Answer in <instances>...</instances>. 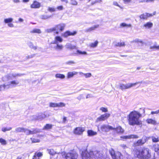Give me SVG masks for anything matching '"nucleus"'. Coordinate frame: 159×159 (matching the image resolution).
Masks as SVG:
<instances>
[{
	"label": "nucleus",
	"instance_id": "obj_42",
	"mask_svg": "<svg viewBox=\"0 0 159 159\" xmlns=\"http://www.w3.org/2000/svg\"><path fill=\"white\" fill-rule=\"evenodd\" d=\"M120 26L122 27H131V24H127L125 23H122L120 24Z\"/></svg>",
	"mask_w": 159,
	"mask_h": 159
},
{
	"label": "nucleus",
	"instance_id": "obj_43",
	"mask_svg": "<svg viewBox=\"0 0 159 159\" xmlns=\"http://www.w3.org/2000/svg\"><path fill=\"white\" fill-rule=\"evenodd\" d=\"M47 151L49 153L50 155H53L55 154L56 153V152L53 149H48Z\"/></svg>",
	"mask_w": 159,
	"mask_h": 159
},
{
	"label": "nucleus",
	"instance_id": "obj_36",
	"mask_svg": "<svg viewBox=\"0 0 159 159\" xmlns=\"http://www.w3.org/2000/svg\"><path fill=\"white\" fill-rule=\"evenodd\" d=\"M115 45L116 46L121 47L124 46L125 44L124 42H119L116 43Z\"/></svg>",
	"mask_w": 159,
	"mask_h": 159
},
{
	"label": "nucleus",
	"instance_id": "obj_21",
	"mask_svg": "<svg viewBox=\"0 0 159 159\" xmlns=\"http://www.w3.org/2000/svg\"><path fill=\"white\" fill-rule=\"evenodd\" d=\"M78 73V72L75 71L69 72L67 73V77L69 78H71L74 75H76Z\"/></svg>",
	"mask_w": 159,
	"mask_h": 159
},
{
	"label": "nucleus",
	"instance_id": "obj_57",
	"mask_svg": "<svg viewBox=\"0 0 159 159\" xmlns=\"http://www.w3.org/2000/svg\"><path fill=\"white\" fill-rule=\"evenodd\" d=\"M4 85H5V84L0 85V92L2 90L7 89H5L4 87Z\"/></svg>",
	"mask_w": 159,
	"mask_h": 159
},
{
	"label": "nucleus",
	"instance_id": "obj_23",
	"mask_svg": "<svg viewBox=\"0 0 159 159\" xmlns=\"http://www.w3.org/2000/svg\"><path fill=\"white\" fill-rule=\"evenodd\" d=\"M38 120H42L46 117V115L43 113H40L38 115Z\"/></svg>",
	"mask_w": 159,
	"mask_h": 159
},
{
	"label": "nucleus",
	"instance_id": "obj_50",
	"mask_svg": "<svg viewBox=\"0 0 159 159\" xmlns=\"http://www.w3.org/2000/svg\"><path fill=\"white\" fill-rule=\"evenodd\" d=\"M24 130H24V132L27 135L30 134V130L25 128L24 129Z\"/></svg>",
	"mask_w": 159,
	"mask_h": 159
},
{
	"label": "nucleus",
	"instance_id": "obj_4",
	"mask_svg": "<svg viewBox=\"0 0 159 159\" xmlns=\"http://www.w3.org/2000/svg\"><path fill=\"white\" fill-rule=\"evenodd\" d=\"M23 75V74H22L10 73L3 76L2 78V79L3 81H6L8 80H12L17 77L21 76Z\"/></svg>",
	"mask_w": 159,
	"mask_h": 159
},
{
	"label": "nucleus",
	"instance_id": "obj_5",
	"mask_svg": "<svg viewBox=\"0 0 159 159\" xmlns=\"http://www.w3.org/2000/svg\"><path fill=\"white\" fill-rule=\"evenodd\" d=\"M142 81H139L134 83H128L125 84H120L119 85V88L122 90L130 88H131L139 84H142Z\"/></svg>",
	"mask_w": 159,
	"mask_h": 159
},
{
	"label": "nucleus",
	"instance_id": "obj_27",
	"mask_svg": "<svg viewBox=\"0 0 159 159\" xmlns=\"http://www.w3.org/2000/svg\"><path fill=\"white\" fill-rule=\"evenodd\" d=\"M40 132V130L38 129H33L30 130V134H35Z\"/></svg>",
	"mask_w": 159,
	"mask_h": 159
},
{
	"label": "nucleus",
	"instance_id": "obj_10",
	"mask_svg": "<svg viewBox=\"0 0 159 159\" xmlns=\"http://www.w3.org/2000/svg\"><path fill=\"white\" fill-rule=\"evenodd\" d=\"M100 128L102 131L107 132L110 130H112L113 128L107 125H103L101 126Z\"/></svg>",
	"mask_w": 159,
	"mask_h": 159
},
{
	"label": "nucleus",
	"instance_id": "obj_22",
	"mask_svg": "<svg viewBox=\"0 0 159 159\" xmlns=\"http://www.w3.org/2000/svg\"><path fill=\"white\" fill-rule=\"evenodd\" d=\"M153 24L151 22H148L143 25V27L146 29H150L152 27Z\"/></svg>",
	"mask_w": 159,
	"mask_h": 159
},
{
	"label": "nucleus",
	"instance_id": "obj_49",
	"mask_svg": "<svg viewBox=\"0 0 159 159\" xmlns=\"http://www.w3.org/2000/svg\"><path fill=\"white\" fill-rule=\"evenodd\" d=\"M30 139L32 141V143H38L40 142L39 140L37 139L31 138Z\"/></svg>",
	"mask_w": 159,
	"mask_h": 159
},
{
	"label": "nucleus",
	"instance_id": "obj_19",
	"mask_svg": "<svg viewBox=\"0 0 159 159\" xmlns=\"http://www.w3.org/2000/svg\"><path fill=\"white\" fill-rule=\"evenodd\" d=\"M43 156L41 152H35L33 156L32 159H40V157Z\"/></svg>",
	"mask_w": 159,
	"mask_h": 159
},
{
	"label": "nucleus",
	"instance_id": "obj_60",
	"mask_svg": "<svg viewBox=\"0 0 159 159\" xmlns=\"http://www.w3.org/2000/svg\"><path fill=\"white\" fill-rule=\"evenodd\" d=\"M158 113H159L158 110L156 111H152L151 112V114L152 115H153L154 114H158Z\"/></svg>",
	"mask_w": 159,
	"mask_h": 159
},
{
	"label": "nucleus",
	"instance_id": "obj_26",
	"mask_svg": "<svg viewBox=\"0 0 159 159\" xmlns=\"http://www.w3.org/2000/svg\"><path fill=\"white\" fill-rule=\"evenodd\" d=\"M146 122L148 124H150L153 125H156L157 124L156 121L152 119H148L146 120Z\"/></svg>",
	"mask_w": 159,
	"mask_h": 159
},
{
	"label": "nucleus",
	"instance_id": "obj_20",
	"mask_svg": "<svg viewBox=\"0 0 159 159\" xmlns=\"http://www.w3.org/2000/svg\"><path fill=\"white\" fill-rule=\"evenodd\" d=\"M112 130H114V132L117 133H122L124 132L123 129L120 126L116 128H113Z\"/></svg>",
	"mask_w": 159,
	"mask_h": 159
},
{
	"label": "nucleus",
	"instance_id": "obj_56",
	"mask_svg": "<svg viewBox=\"0 0 159 159\" xmlns=\"http://www.w3.org/2000/svg\"><path fill=\"white\" fill-rule=\"evenodd\" d=\"M84 75L86 78H89L92 76V74L91 73L84 74Z\"/></svg>",
	"mask_w": 159,
	"mask_h": 159
},
{
	"label": "nucleus",
	"instance_id": "obj_1",
	"mask_svg": "<svg viewBox=\"0 0 159 159\" xmlns=\"http://www.w3.org/2000/svg\"><path fill=\"white\" fill-rule=\"evenodd\" d=\"M134 154L135 157L140 159H150L152 156L151 151L145 147L134 149Z\"/></svg>",
	"mask_w": 159,
	"mask_h": 159
},
{
	"label": "nucleus",
	"instance_id": "obj_52",
	"mask_svg": "<svg viewBox=\"0 0 159 159\" xmlns=\"http://www.w3.org/2000/svg\"><path fill=\"white\" fill-rule=\"evenodd\" d=\"M70 4L74 5H77L78 3L75 0H70Z\"/></svg>",
	"mask_w": 159,
	"mask_h": 159
},
{
	"label": "nucleus",
	"instance_id": "obj_40",
	"mask_svg": "<svg viewBox=\"0 0 159 159\" xmlns=\"http://www.w3.org/2000/svg\"><path fill=\"white\" fill-rule=\"evenodd\" d=\"M152 141L154 142H157L159 141V138L157 136H152L151 137Z\"/></svg>",
	"mask_w": 159,
	"mask_h": 159
},
{
	"label": "nucleus",
	"instance_id": "obj_53",
	"mask_svg": "<svg viewBox=\"0 0 159 159\" xmlns=\"http://www.w3.org/2000/svg\"><path fill=\"white\" fill-rule=\"evenodd\" d=\"M65 106V104L63 102H59L57 103V107H62Z\"/></svg>",
	"mask_w": 159,
	"mask_h": 159
},
{
	"label": "nucleus",
	"instance_id": "obj_47",
	"mask_svg": "<svg viewBox=\"0 0 159 159\" xmlns=\"http://www.w3.org/2000/svg\"><path fill=\"white\" fill-rule=\"evenodd\" d=\"M0 143L2 144L3 145H5L7 144V142L6 141L5 139L1 138L0 139Z\"/></svg>",
	"mask_w": 159,
	"mask_h": 159
},
{
	"label": "nucleus",
	"instance_id": "obj_38",
	"mask_svg": "<svg viewBox=\"0 0 159 159\" xmlns=\"http://www.w3.org/2000/svg\"><path fill=\"white\" fill-rule=\"evenodd\" d=\"M123 156L120 152L116 153V157L113 159H122Z\"/></svg>",
	"mask_w": 159,
	"mask_h": 159
},
{
	"label": "nucleus",
	"instance_id": "obj_48",
	"mask_svg": "<svg viewBox=\"0 0 159 159\" xmlns=\"http://www.w3.org/2000/svg\"><path fill=\"white\" fill-rule=\"evenodd\" d=\"M48 11L50 12H54L56 11V9L53 7H48Z\"/></svg>",
	"mask_w": 159,
	"mask_h": 159
},
{
	"label": "nucleus",
	"instance_id": "obj_14",
	"mask_svg": "<svg viewBox=\"0 0 159 159\" xmlns=\"http://www.w3.org/2000/svg\"><path fill=\"white\" fill-rule=\"evenodd\" d=\"M84 131V129L83 128L81 127H77L74 130V133L75 134L80 135L82 134Z\"/></svg>",
	"mask_w": 159,
	"mask_h": 159
},
{
	"label": "nucleus",
	"instance_id": "obj_29",
	"mask_svg": "<svg viewBox=\"0 0 159 159\" xmlns=\"http://www.w3.org/2000/svg\"><path fill=\"white\" fill-rule=\"evenodd\" d=\"M28 45L31 48L34 50H36L37 49V47L34 46L32 43L31 42H29L28 43Z\"/></svg>",
	"mask_w": 159,
	"mask_h": 159
},
{
	"label": "nucleus",
	"instance_id": "obj_11",
	"mask_svg": "<svg viewBox=\"0 0 159 159\" xmlns=\"http://www.w3.org/2000/svg\"><path fill=\"white\" fill-rule=\"evenodd\" d=\"M55 45L54 46V48L57 51H62L63 48V45L59 43L54 44Z\"/></svg>",
	"mask_w": 159,
	"mask_h": 159
},
{
	"label": "nucleus",
	"instance_id": "obj_54",
	"mask_svg": "<svg viewBox=\"0 0 159 159\" xmlns=\"http://www.w3.org/2000/svg\"><path fill=\"white\" fill-rule=\"evenodd\" d=\"M50 106L51 107H57V103H50Z\"/></svg>",
	"mask_w": 159,
	"mask_h": 159
},
{
	"label": "nucleus",
	"instance_id": "obj_61",
	"mask_svg": "<svg viewBox=\"0 0 159 159\" xmlns=\"http://www.w3.org/2000/svg\"><path fill=\"white\" fill-rule=\"evenodd\" d=\"M66 64H75V62L73 61H70L66 62Z\"/></svg>",
	"mask_w": 159,
	"mask_h": 159
},
{
	"label": "nucleus",
	"instance_id": "obj_7",
	"mask_svg": "<svg viewBox=\"0 0 159 159\" xmlns=\"http://www.w3.org/2000/svg\"><path fill=\"white\" fill-rule=\"evenodd\" d=\"M78 154L73 152L72 153H68L66 156V159H76L78 157Z\"/></svg>",
	"mask_w": 159,
	"mask_h": 159
},
{
	"label": "nucleus",
	"instance_id": "obj_2",
	"mask_svg": "<svg viewBox=\"0 0 159 159\" xmlns=\"http://www.w3.org/2000/svg\"><path fill=\"white\" fill-rule=\"evenodd\" d=\"M142 114L136 111L131 112L127 116V120L129 124L131 125H139L141 124L139 118Z\"/></svg>",
	"mask_w": 159,
	"mask_h": 159
},
{
	"label": "nucleus",
	"instance_id": "obj_12",
	"mask_svg": "<svg viewBox=\"0 0 159 159\" xmlns=\"http://www.w3.org/2000/svg\"><path fill=\"white\" fill-rule=\"evenodd\" d=\"M63 41V39L61 37L59 36H56L55 37L54 40L53 42L52 43H59L62 42Z\"/></svg>",
	"mask_w": 159,
	"mask_h": 159
},
{
	"label": "nucleus",
	"instance_id": "obj_25",
	"mask_svg": "<svg viewBox=\"0 0 159 159\" xmlns=\"http://www.w3.org/2000/svg\"><path fill=\"white\" fill-rule=\"evenodd\" d=\"M88 135L89 136H93L97 134L96 132H94L91 130H89L87 131Z\"/></svg>",
	"mask_w": 159,
	"mask_h": 159
},
{
	"label": "nucleus",
	"instance_id": "obj_34",
	"mask_svg": "<svg viewBox=\"0 0 159 159\" xmlns=\"http://www.w3.org/2000/svg\"><path fill=\"white\" fill-rule=\"evenodd\" d=\"M98 42L97 41H95L94 43H91L90 44L89 46L91 48H95L97 47L98 44Z\"/></svg>",
	"mask_w": 159,
	"mask_h": 159
},
{
	"label": "nucleus",
	"instance_id": "obj_64",
	"mask_svg": "<svg viewBox=\"0 0 159 159\" xmlns=\"http://www.w3.org/2000/svg\"><path fill=\"white\" fill-rule=\"evenodd\" d=\"M57 9L59 10H61L63 9V7L62 6H58L57 7Z\"/></svg>",
	"mask_w": 159,
	"mask_h": 159
},
{
	"label": "nucleus",
	"instance_id": "obj_17",
	"mask_svg": "<svg viewBox=\"0 0 159 159\" xmlns=\"http://www.w3.org/2000/svg\"><path fill=\"white\" fill-rule=\"evenodd\" d=\"M76 34V32L75 31H74L73 32H71L69 31H67L64 33L62 35L64 37H67L70 35H74Z\"/></svg>",
	"mask_w": 159,
	"mask_h": 159
},
{
	"label": "nucleus",
	"instance_id": "obj_62",
	"mask_svg": "<svg viewBox=\"0 0 159 159\" xmlns=\"http://www.w3.org/2000/svg\"><path fill=\"white\" fill-rule=\"evenodd\" d=\"M134 41L135 42H139L140 43H143V41H142L139 40V39H135V40H134Z\"/></svg>",
	"mask_w": 159,
	"mask_h": 159
},
{
	"label": "nucleus",
	"instance_id": "obj_24",
	"mask_svg": "<svg viewBox=\"0 0 159 159\" xmlns=\"http://www.w3.org/2000/svg\"><path fill=\"white\" fill-rule=\"evenodd\" d=\"M65 47L66 48L70 49H74L76 48L75 46L73 45L70 43H67L65 45Z\"/></svg>",
	"mask_w": 159,
	"mask_h": 159
},
{
	"label": "nucleus",
	"instance_id": "obj_55",
	"mask_svg": "<svg viewBox=\"0 0 159 159\" xmlns=\"http://www.w3.org/2000/svg\"><path fill=\"white\" fill-rule=\"evenodd\" d=\"M100 109L103 112H107L108 111V109L107 108L101 107Z\"/></svg>",
	"mask_w": 159,
	"mask_h": 159
},
{
	"label": "nucleus",
	"instance_id": "obj_6",
	"mask_svg": "<svg viewBox=\"0 0 159 159\" xmlns=\"http://www.w3.org/2000/svg\"><path fill=\"white\" fill-rule=\"evenodd\" d=\"M19 82L16 80H14L10 82L7 84H5L4 87L7 89L16 87L19 84Z\"/></svg>",
	"mask_w": 159,
	"mask_h": 159
},
{
	"label": "nucleus",
	"instance_id": "obj_63",
	"mask_svg": "<svg viewBox=\"0 0 159 159\" xmlns=\"http://www.w3.org/2000/svg\"><path fill=\"white\" fill-rule=\"evenodd\" d=\"M93 96L91 94H88L86 97V98H92L93 97Z\"/></svg>",
	"mask_w": 159,
	"mask_h": 159
},
{
	"label": "nucleus",
	"instance_id": "obj_45",
	"mask_svg": "<svg viewBox=\"0 0 159 159\" xmlns=\"http://www.w3.org/2000/svg\"><path fill=\"white\" fill-rule=\"evenodd\" d=\"M55 30H56V28L54 27L52 28L47 29L46 31L48 33H50Z\"/></svg>",
	"mask_w": 159,
	"mask_h": 159
},
{
	"label": "nucleus",
	"instance_id": "obj_33",
	"mask_svg": "<svg viewBox=\"0 0 159 159\" xmlns=\"http://www.w3.org/2000/svg\"><path fill=\"white\" fill-rule=\"evenodd\" d=\"M52 124H47L43 128V129L48 130L52 128Z\"/></svg>",
	"mask_w": 159,
	"mask_h": 159
},
{
	"label": "nucleus",
	"instance_id": "obj_28",
	"mask_svg": "<svg viewBox=\"0 0 159 159\" xmlns=\"http://www.w3.org/2000/svg\"><path fill=\"white\" fill-rule=\"evenodd\" d=\"M99 26V25H95L93 26V27H91L89 28L88 29L86 30L88 32L92 30H95L96 29L98 28Z\"/></svg>",
	"mask_w": 159,
	"mask_h": 159
},
{
	"label": "nucleus",
	"instance_id": "obj_18",
	"mask_svg": "<svg viewBox=\"0 0 159 159\" xmlns=\"http://www.w3.org/2000/svg\"><path fill=\"white\" fill-rule=\"evenodd\" d=\"M152 16V15L151 14H148V13H145L140 15L139 16V17L141 19H146L148 17Z\"/></svg>",
	"mask_w": 159,
	"mask_h": 159
},
{
	"label": "nucleus",
	"instance_id": "obj_9",
	"mask_svg": "<svg viewBox=\"0 0 159 159\" xmlns=\"http://www.w3.org/2000/svg\"><path fill=\"white\" fill-rule=\"evenodd\" d=\"M110 114L109 113H105L103 115H101L99 117H98L96 121L98 122L104 120L105 119H107L110 116Z\"/></svg>",
	"mask_w": 159,
	"mask_h": 159
},
{
	"label": "nucleus",
	"instance_id": "obj_13",
	"mask_svg": "<svg viewBox=\"0 0 159 159\" xmlns=\"http://www.w3.org/2000/svg\"><path fill=\"white\" fill-rule=\"evenodd\" d=\"M65 27V25L63 23H61L56 25L55 27L56 28V30H59L61 31H63Z\"/></svg>",
	"mask_w": 159,
	"mask_h": 159
},
{
	"label": "nucleus",
	"instance_id": "obj_35",
	"mask_svg": "<svg viewBox=\"0 0 159 159\" xmlns=\"http://www.w3.org/2000/svg\"><path fill=\"white\" fill-rule=\"evenodd\" d=\"M51 16H48L46 15H42L40 16V18L43 20H45L49 18Z\"/></svg>",
	"mask_w": 159,
	"mask_h": 159
},
{
	"label": "nucleus",
	"instance_id": "obj_16",
	"mask_svg": "<svg viewBox=\"0 0 159 159\" xmlns=\"http://www.w3.org/2000/svg\"><path fill=\"white\" fill-rule=\"evenodd\" d=\"M121 137L123 139H127L133 138L137 139L139 138V136L137 135L131 134L128 135L127 136H122Z\"/></svg>",
	"mask_w": 159,
	"mask_h": 159
},
{
	"label": "nucleus",
	"instance_id": "obj_8",
	"mask_svg": "<svg viewBox=\"0 0 159 159\" xmlns=\"http://www.w3.org/2000/svg\"><path fill=\"white\" fill-rule=\"evenodd\" d=\"M146 142V141L145 139L142 138L141 139L138 140L136 142H134L133 145V146L134 147L140 146L144 144Z\"/></svg>",
	"mask_w": 159,
	"mask_h": 159
},
{
	"label": "nucleus",
	"instance_id": "obj_46",
	"mask_svg": "<svg viewBox=\"0 0 159 159\" xmlns=\"http://www.w3.org/2000/svg\"><path fill=\"white\" fill-rule=\"evenodd\" d=\"M77 52L78 53L80 54H81L83 55H87V53L85 51L82 52L79 50H77Z\"/></svg>",
	"mask_w": 159,
	"mask_h": 159
},
{
	"label": "nucleus",
	"instance_id": "obj_32",
	"mask_svg": "<svg viewBox=\"0 0 159 159\" xmlns=\"http://www.w3.org/2000/svg\"><path fill=\"white\" fill-rule=\"evenodd\" d=\"M110 154H111L113 159L115 158L116 157V153H115L113 149H111L109 151Z\"/></svg>",
	"mask_w": 159,
	"mask_h": 159
},
{
	"label": "nucleus",
	"instance_id": "obj_30",
	"mask_svg": "<svg viewBox=\"0 0 159 159\" xmlns=\"http://www.w3.org/2000/svg\"><path fill=\"white\" fill-rule=\"evenodd\" d=\"M31 33L40 34L41 33V30L38 29H34L30 31Z\"/></svg>",
	"mask_w": 159,
	"mask_h": 159
},
{
	"label": "nucleus",
	"instance_id": "obj_41",
	"mask_svg": "<svg viewBox=\"0 0 159 159\" xmlns=\"http://www.w3.org/2000/svg\"><path fill=\"white\" fill-rule=\"evenodd\" d=\"M56 78L63 79L65 78V76L64 75L60 74H57L55 75Z\"/></svg>",
	"mask_w": 159,
	"mask_h": 159
},
{
	"label": "nucleus",
	"instance_id": "obj_59",
	"mask_svg": "<svg viewBox=\"0 0 159 159\" xmlns=\"http://www.w3.org/2000/svg\"><path fill=\"white\" fill-rule=\"evenodd\" d=\"M35 55V54H32L26 57V58L27 59L31 58L34 57Z\"/></svg>",
	"mask_w": 159,
	"mask_h": 159
},
{
	"label": "nucleus",
	"instance_id": "obj_51",
	"mask_svg": "<svg viewBox=\"0 0 159 159\" xmlns=\"http://www.w3.org/2000/svg\"><path fill=\"white\" fill-rule=\"evenodd\" d=\"M12 129L11 127H9V128H3L2 129V131L3 132H5L7 131H9L11 130Z\"/></svg>",
	"mask_w": 159,
	"mask_h": 159
},
{
	"label": "nucleus",
	"instance_id": "obj_39",
	"mask_svg": "<svg viewBox=\"0 0 159 159\" xmlns=\"http://www.w3.org/2000/svg\"><path fill=\"white\" fill-rule=\"evenodd\" d=\"M13 20V19L11 18L5 19L4 20V22L6 23H11Z\"/></svg>",
	"mask_w": 159,
	"mask_h": 159
},
{
	"label": "nucleus",
	"instance_id": "obj_31",
	"mask_svg": "<svg viewBox=\"0 0 159 159\" xmlns=\"http://www.w3.org/2000/svg\"><path fill=\"white\" fill-rule=\"evenodd\" d=\"M25 128L24 127H18L16 129L15 132L16 133L24 132Z\"/></svg>",
	"mask_w": 159,
	"mask_h": 159
},
{
	"label": "nucleus",
	"instance_id": "obj_44",
	"mask_svg": "<svg viewBox=\"0 0 159 159\" xmlns=\"http://www.w3.org/2000/svg\"><path fill=\"white\" fill-rule=\"evenodd\" d=\"M150 48L151 49H155L157 50H159V45L156 46V45H154L153 46H151L150 47Z\"/></svg>",
	"mask_w": 159,
	"mask_h": 159
},
{
	"label": "nucleus",
	"instance_id": "obj_37",
	"mask_svg": "<svg viewBox=\"0 0 159 159\" xmlns=\"http://www.w3.org/2000/svg\"><path fill=\"white\" fill-rule=\"evenodd\" d=\"M152 148L154 149L155 152H157L159 151V145L158 144L153 145Z\"/></svg>",
	"mask_w": 159,
	"mask_h": 159
},
{
	"label": "nucleus",
	"instance_id": "obj_3",
	"mask_svg": "<svg viewBox=\"0 0 159 159\" xmlns=\"http://www.w3.org/2000/svg\"><path fill=\"white\" fill-rule=\"evenodd\" d=\"M101 156L98 151H82L81 153L82 159H98L100 158V159H110L109 157L107 156L101 158Z\"/></svg>",
	"mask_w": 159,
	"mask_h": 159
},
{
	"label": "nucleus",
	"instance_id": "obj_58",
	"mask_svg": "<svg viewBox=\"0 0 159 159\" xmlns=\"http://www.w3.org/2000/svg\"><path fill=\"white\" fill-rule=\"evenodd\" d=\"M31 119L33 120H38V116H31Z\"/></svg>",
	"mask_w": 159,
	"mask_h": 159
},
{
	"label": "nucleus",
	"instance_id": "obj_15",
	"mask_svg": "<svg viewBox=\"0 0 159 159\" xmlns=\"http://www.w3.org/2000/svg\"><path fill=\"white\" fill-rule=\"evenodd\" d=\"M41 4L38 2L34 1L30 6L31 8H39L40 7Z\"/></svg>",
	"mask_w": 159,
	"mask_h": 159
}]
</instances>
